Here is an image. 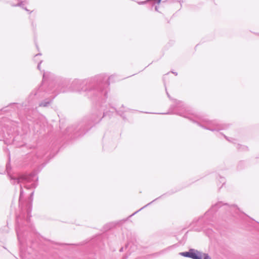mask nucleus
Segmentation results:
<instances>
[{"mask_svg":"<svg viewBox=\"0 0 259 259\" xmlns=\"http://www.w3.org/2000/svg\"><path fill=\"white\" fill-rule=\"evenodd\" d=\"M111 78V76L107 77L105 74H100L84 80L75 79L71 84L70 91L85 92L89 96L105 101L107 98Z\"/></svg>","mask_w":259,"mask_h":259,"instance_id":"nucleus-1","label":"nucleus"},{"mask_svg":"<svg viewBox=\"0 0 259 259\" xmlns=\"http://www.w3.org/2000/svg\"><path fill=\"white\" fill-rule=\"evenodd\" d=\"M59 88L60 85L55 81L54 74L49 72H44L42 85L36 91H33L30 94L29 99L34 100L35 99L46 97L47 93H55V96H51L49 98H47L39 104L40 107H47L58 94L66 91L65 89Z\"/></svg>","mask_w":259,"mask_h":259,"instance_id":"nucleus-2","label":"nucleus"},{"mask_svg":"<svg viewBox=\"0 0 259 259\" xmlns=\"http://www.w3.org/2000/svg\"><path fill=\"white\" fill-rule=\"evenodd\" d=\"M175 113L196 122L202 127L214 132L226 130L229 125L220 124L216 121L209 120L202 116L190 114L188 107L182 102L175 100Z\"/></svg>","mask_w":259,"mask_h":259,"instance_id":"nucleus-3","label":"nucleus"},{"mask_svg":"<svg viewBox=\"0 0 259 259\" xmlns=\"http://www.w3.org/2000/svg\"><path fill=\"white\" fill-rule=\"evenodd\" d=\"M101 111L97 114H93L90 119H85L78 125H73L67 128L66 132L69 134L78 133V136L84 134L92 126V124L98 122L105 114V109L101 106Z\"/></svg>","mask_w":259,"mask_h":259,"instance_id":"nucleus-4","label":"nucleus"},{"mask_svg":"<svg viewBox=\"0 0 259 259\" xmlns=\"http://www.w3.org/2000/svg\"><path fill=\"white\" fill-rule=\"evenodd\" d=\"M37 177L34 173H31L29 175H25L19 177H11V183L13 184H20V194L19 197V205L21 204L23 197V191L22 184H24V187L27 189L35 188L37 184L35 182L37 180Z\"/></svg>","mask_w":259,"mask_h":259,"instance_id":"nucleus-5","label":"nucleus"},{"mask_svg":"<svg viewBox=\"0 0 259 259\" xmlns=\"http://www.w3.org/2000/svg\"><path fill=\"white\" fill-rule=\"evenodd\" d=\"M182 256L190 257L192 259H202V252L195 249H190L188 251L180 252Z\"/></svg>","mask_w":259,"mask_h":259,"instance_id":"nucleus-6","label":"nucleus"},{"mask_svg":"<svg viewBox=\"0 0 259 259\" xmlns=\"http://www.w3.org/2000/svg\"><path fill=\"white\" fill-rule=\"evenodd\" d=\"M223 205H226L227 206L228 204L227 203L223 204L222 202H219L214 205H212L211 208L207 211L204 215V218L205 219H208L210 217V215H212V214L215 212L217 209L221 207Z\"/></svg>","mask_w":259,"mask_h":259,"instance_id":"nucleus-7","label":"nucleus"},{"mask_svg":"<svg viewBox=\"0 0 259 259\" xmlns=\"http://www.w3.org/2000/svg\"><path fill=\"white\" fill-rule=\"evenodd\" d=\"M19 217H17V219H16L17 227L16 228V231L18 239L19 241H20L22 232H21V230L19 223Z\"/></svg>","mask_w":259,"mask_h":259,"instance_id":"nucleus-8","label":"nucleus"},{"mask_svg":"<svg viewBox=\"0 0 259 259\" xmlns=\"http://www.w3.org/2000/svg\"><path fill=\"white\" fill-rule=\"evenodd\" d=\"M33 193H34V192H31L30 196V203H31V202L32 201V196H33ZM31 211V204H30L27 208V215H28V218L27 219V221L28 222H29V220H30L29 218L30 217V213Z\"/></svg>","mask_w":259,"mask_h":259,"instance_id":"nucleus-9","label":"nucleus"},{"mask_svg":"<svg viewBox=\"0 0 259 259\" xmlns=\"http://www.w3.org/2000/svg\"><path fill=\"white\" fill-rule=\"evenodd\" d=\"M133 244L132 243H128L126 246L125 248L126 249H127L128 251L132 252L134 250V248H135V246H133Z\"/></svg>","mask_w":259,"mask_h":259,"instance_id":"nucleus-10","label":"nucleus"},{"mask_svg":"<svg viewBox=\"0 0 259 259\" xmlns=\"http://www.w3.org/2000/svg\"><path fill=\"white\" fill-rule=\"evenodd\" d=\"M236 148L238 149V150L240 151H245L247 150L248 148L247 147L243 145H241L239 144H237L236 145Z\"/></svg>","mask_w":259,"mask_h":259,"instance_id":"nucleus-11","label":"nucleus"},{"mask_svg":"<svg viewBox=\"0 0 259 259\" xmlns=\"http://www.w3.org/2000/svg\"><path fill=\"white\" fill-rule=\"evenodd\" d=\"M14 6H19V7H22L23 9H24V10H25L27 12H29V13H30L31 12H30L29 10H28L26 8L24 7V5L23 4V2H20V3H18L17 5H15Z\"/></svg>","mask_w":259,"mask_h":259,"instance_id":"nucleus-12","label":"nucleus"},{"mask_svg":"<svg viewBox=\"0 0 259 259\" xmlns=\"http://www.w3.org/2000/svg\"><path fill=\"white\" fill-rule=\"evenodd\" d=\"M158 198H156L155 199H154V200H153L152 201L150 202V203H148L147 205H145L144 206H143V207H142L141 209H140L139 210H138V211H136L135 212H134L133 214H132L131 215L132 216L133 215H134L135 214H136V213H137L138 211H139L140 210H142V209H143L144 208L146 207V206H147L148 205L151 204L153 202H154V201H155L156 200L158 199Z\"/></svg>","mask_w":259,"mask_h":259,"instance_id":"nucleus-13","label":"nucleus"},{"mask_svg":"<svg viewBox=\"0 0 259 259\" xmlns=\"http://www.w3.org/2000/svg\"><path fill=\"white\" fill-rule=\"evenodd\" d=\"M202 259H211L207 253H204L202 252Z\"/></svg>","mask_w":259,"mask_h":259,"instance_id":"nucleus-14","label":"nucleus"},{"mask_svg":"<svg viewBox=\"0 0 259 259\" xmlns=\"http://www.w3.org/2000/svg\"><path fill=\"white\" fill-rule=\"evenodd\" d=\"M225 138L227 140H228L230 142H232L233 143L236 144L235 141H236L235 139H233L232 138H228L226 136H224Z\"/></svg>","mask_w":259,"mask_h":259,"instance_id":"nucleus-15","label":"nucleus"},{"mask_svg":"<svg viewBox=\"0 0 259 259\" xmlns=\"http://www.w3.org/2000/svg\"><path fill=\"white\" fill-rule=\"evenodd\" d=\"M229 208L232 210V209H234V210H239V208L235 205H232L231 206H229Z\"/></svg>","mask_w":259,"mask_h":259,"instance_id":"nucleus-16","label":"nucleus"},{"mask_svg":"<svg viewBox=\"0 0 259 259\" xmlns=\"http://www.w3.org/2000/svg\"><path fill=\"white\" fill-rule=\"evenodd\" d=\"M41 62L42 60H40L37 65V69L39 70L40 69V64L41 63Z\"/></svg>","mask_w":259,"mask_h":259,"instance_id":"nucleus-17","label":"nucleus"},{"mask_svg":"<svg viewBox=\"0 0 259 259\" xmlns=\"http://www.w3.org/2000/svg\"><path fill=\"white\" fill-rule=\"evenodd\" d=\"M41 54L40 53H38V54H36V55L35 56V59H34V60H36L37 57H38V56H41Z\"/></svg>","mask_w":259,"mask_h":259,"instance_id":"nucleus-18","label":"nucleus"},{"mask_svg":"<svg viewBox=\"0 0 259 259\" xmlns=\"http://www.w3.org/2000/svg\"><path fill=\"white\" fill-rule=\"evenodd\" d=\"M146 2H147V1L141 2H139L138 4L139 5H143V4H146Z\"/></svg>","mask_w":259,"mask_h":259,"instance_id":"nucleus-19","label":"nucleus"},{"mask_svg":"<svg viewBox=\"0 0 259 259\" xmlns=\"http://www.w3.org/2000/svg\"><path fill=\"white\" fill-rule=\"evenodd\" d=\"M172 73L173 74H174L175 75H178L177 72H173V71H172Z\"/></svg>","mask_w":259,"mask_h":259,"instance_id":"nucleus-20","label":"nucleus"},{"mask_svg":"<svg viewBox=\"0 0 259 259\" xmlns=\"http://www.w3.org/2000/svg\"><path fill=\"white\" fill-rule=\"evenodd\" d=\"M123 247H121V248L120 249L119 251L122 252V251H123Z\"/></svg>","mask_w":259,"mask_h":259,"instance_id":"nucleus-21","label":"nucleus"},{"mask_svg":"<svg viewBox=\"0 0 259 259\" xmlns=\"http://www.w3.org/2000/svg\"><path fill=\"white\" fill-rule=\"evenodd\" d=\"M155 11H158V8H157V6H155Z\"/></svg>","mask_w":259,"mask_h":259,"instance_id":"nucleus-22","label":"nucleus"},{"mask_svg":"<svg viewBox=\"0 0 259 259\" xmlns=\"http://www.w3.org/2000/svg\"><path fill=\"white\" fill-rule=\"evenodd\" d=\"M166 94H167V95L168 97L170 99V96H169V94H168L167 92L166 93Z\"/></svg>","mask_w":259,"mask_h":259,"instance_id":"nucleus-23","label":"nucleus"},{"mask_svg":"<svg viewBox=\"0 0 259 259\" xmlns=\"http://www.w3.org/2000/svg\"><path fill=\"white\" fill-rule=\"evenodd\" d=\"M145 113H152L151 112H146Z\"/></svg>","mask_w":259,"mask_h":259,"instance_id":"nucleus-24","label":"nucleus"},{"mask_svg":"<svg viewBox=\"0 0 259 259\" xmlns=\"http://www.w3.org/2000/svg\"><path fill=\"white\" fill-rule=\"evenodd\" d=\"M161 197H162V195L160 196L159 198ZM158 198H159V197H158Z\"/></svg>","mask_w":259,"mask_h":259,"instance_id":"nucleus-25","label":"nucleus"},{"mask_svg":"<svg viewBox=\"0 0 259 259\" xmlns=\"http://www.w3.org/2000/svg\"><path fill=\"white\" fill-rule=\"evenodd\" d=\"M161 197H162V195L160 196L159 198ZM158 198H159V197H158Z\"/></svg>","mask_w":259,"mask_h":259,"instance_id":"nucleus-26","label":"nucleus"}]
</instances>
